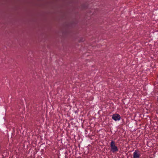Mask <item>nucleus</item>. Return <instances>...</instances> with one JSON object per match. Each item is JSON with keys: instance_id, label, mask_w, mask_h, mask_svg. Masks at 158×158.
Segmentation results:
<instances>
[{"instance_id": "f257e3e1", "label": "nucleus", "mask_w": 158, "mask_h": 158, "mask_svg": "<svg viewBox=\"0 0 158 158\" xmlns=\"http://www.w3.org/2000/svg\"><path fill=\"white\" fill-rule=\"evenodd\" d=\"M111 150L113 153L118 152V147L116 146L115 143L113 140H111L110 143Z\"/></svg>"}, {"instance_id": "f03ea898", "label": "nucleus", "mask_w": 158, "mask_h": 158, "mask_svg": "<svg viewBox=\"0 0 158 158\" xmlns=\"http://www.w3.org/2000/svg\"><path fill=\"white\" fill-rule=\"evenodd\" d=\"M112 118L115 121H118L121 119V117L118 114H113L112 116Z\"/></svg>"}, {"instance_id": "7ed1b4c3", "label": "nucleus", "mask_w": 158, "mask_h": 158, "mask_svg": "<svg viewBox=\"0 0 158 158\" xmlns=\"http://www.w3.org/2000/svg\"><path fill=\"white\" fill-rule=\"evenodd\" d=\"M140 154L139 151L135 150L133 153V158H139Z\"/></svg>"}]
</instances>
